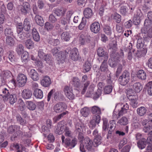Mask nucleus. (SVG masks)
<instances>
[{"label": "nucleus", "mask_w": 152, "mask_h": 152, "mask_svg": "<svg viewBox=\"0 0 152 152\" xmlns=\"http://www.w3.org/2000/svg\"><path fill=\"white\" fill-rule=\"evenodd\" d=\"M0 91L3 94H1L4 102L8 100L11 104H13L17 101L16 95L15 94H11V91L6 88H1Z\"/></svg>", "instance_id": "nucleus-1"}, {"label": "nucleus", "mask_w": 152, "mask_h": 152, "mask_svg": "<svg viewBox=\"0 0 152 152\" xmlns=\"http://www.w3.org/2000/svg\"><path fill=\"white\" fill-rule=\"evenodd\" d=\"M92 141L88 137H86L84 140V144L81 143L80 145V149L82 152H86L85 148L88 151H91L93 146Z\"/></svg>", "instance_id": "nucleus-2"}, {"label": "nucleus", "mask_w": 152, "mask_h": 152, "mask_svg": "<svg viewBox=\"0 0 152 152\" xmlns=\"http://www.w3.org/2000/svg\"><path fill=\"white\" fill-rule=\"evenodd\" d=\"M65 137L64 135L61 136V139L63 143L66 147H69L70 148H72L75 147L77 143V140L74 138L71 141L69 138H66L65 140Z\"/></svg>", "instance_id": "nucleus-3"}, {"label": "nucleus", "mask_w": 152, "mask_h": 152, "mask_svg": "<svg viewBox=\"0 0 152 152\" xmlns=\"http://www.w3.org/2000/svg\"><path fill=\"white\" fill-rule=\"evenodd\" d=\"M130 78V74L129 73L125 71L124 72L122 75L120 76L118 78V80L120 83L122 85H126L129 81Z\"/></svg>", "instance_id": "nucleus-4"}, {"label": "nucleus", "mask_w": 152, "mask_h": 152, "mask_svg": "<svg viewBox=\"0 0 152 152\" xmlns=\"http://www.w3.org/2000/svg\"><path fill=\"white\" fill-rule=\"evenodd\" d=\"M67 108L66 104L64 102H60L55 104L53 107L54 111L56 113H60Z\"/></svg>", "instance_id": "nucleus-5"}, {"label": "nucleus", "mask_w": 152, "mask_h": 152, "mask_svg": "<svg viewBox=\"0 0 152 152\" xmlns=\"http://www.w3.org/2000/svg\"><path fill=\"white\" fill-rule=\"evenodd\" d=\"M65 94L69 99H73L75 97V95L73 92L72 88L68 86H65L64 89Z\"/></svg>", "instance_id": "nucleus-6"}, {"label": "nucleus", "mask_w": 152, "mask_h": 152, "mask_svg": "<svg viewBox=\"0 0 152 152\" xmlns=\"http://www.w3.org/2000/svg\"><path fill=\"white\" fill-rule=\"evenodd\" d=\"M81 82L83 85V88L82 91V94H84L90 84V81L88 80V77L87 75H84L82 77Z\"/></svg>", "instance_id": "nucleus-7"}, {"label": "nucleus", "mask_w": 152, "mask_h": 152, "mask_svg": "<svg viewBox=\"0 0 152 152\" xmlns=\"http://www.w3.org/2000/svg\"><path fill=\"white\" fill-rule=\"evenodd\" d=\"M121 106V109L118 113L119 116H122L123 114L127 113V110L129 109V105L128 104L119 103L116 106V108L118 107Z\"/></svg>", "instance_id": "nucleus-8"}, {"label": "nucleus", "mask_w": 152, "mask_h": 152, "mask_svg": "<svg viewBox=\"0 0 152 152\" xmlns=\"http://www.w3.org/2000/svg\"><path fill=\"white\" fill-rule=\"evenodd\" d=\"M17 80L19 86L23 87L25 85L27 82V77L24 74H21L18 75Z\"/></svg>", "instance_id": "nucleus-9"}, {"label": "nucleus", "mask_w": 152, "mask_h": 152, "mask_svg": "<svg viewBox=\"0 0 152 152\" xmlns=\"http://www.w3.org/2000/svg\"><path fill=\"white\" fill-rule=\"evenodd\" d=\"M90 29L92 32L95 34L98 33L100 29L99 23L98 22H94L91 25Z\"/></svg>", "instance_id": "nucleus-10"}, {"label": "nucleus", "mask_w": 152, "mask_h": 152, "mask_svg": "<svg viewBox=\"0 0 152 152\" xmlns=\"http://www.w3.org/2000/svg\"><path fill=\"white\" fill-rule=\"evenodd\" d=\"M20 8V10L22 14L26 15L29 13L30 5L28 3L25 2L23 3Z\"/></svg>", "instance_id": "nucleus-11"}, {"label": "nucleus", "mask_w": 152, "mask_h": 152, "mask_svg": "<svg viewBox=\"0 0 152 152\" xmlns=\"http://www.w3.org/2000/svg\"><path fill=\"white\" fill-rule=\"evenodd\" d=\"M152 21L149 19H145L144 23V26L141 30L142 33L146 34L148 31V28L152 25Z\"/></svg>", "instance_id": "nucleus-12"}, {"label": "nucleus", "mask_w": 152, "mask_h": 152, "mask_svg": "<svg viewBox=\"0 0 152 152\" xmlns=\"http://www.w3.org/2000/svg\"><path fill=\"white\" fill-rule=\"evenodd\" d=\"M142 124L144 126L143 130L145 132H148L152 129V125L150 124V121H148L146 119L142 121Z\"/></svg>", "instance_id": "nucleus-13"}, {"label": "nucleus", "mask_w": 152, "mask_h": 152, "mask_svg": "<svg viewBox=\"0 0 152 152\" xmlns=\"http://www.w3.org/2000/svg\"><path fill=\"white\" fill-rule=\"evenodd\" d=\"M64 123L63 121L59 122L56 128V133L59 134H62L64 130Z\"/></svg>", "instance_id": "nucleus-14"}, {"label": "nucleus", "mask_w": 152, "mask_h": 152, "mask_svg": "<svg viewBox=\"0 0 152 152\" xmlns=\"http://www.w3.org/2000/svg\"><path fill=\"white\" fill-rule=\"evenodd\" d=\"M97 54L98 56L102 57L103 60L107 61L108 59V55L106 52L104 51L102 48H99L97 50Z\"/></svg>", "instance_id": "nucleus-15"}, {"label": "nucleus", "mask_w": 152, "mask_h": 152, "mask_svg": "<svg viewBox=\"0 0 152 152\" xmlns=\"http://www.w3.org/2000/svg\"><path fill=\"white\" fill-rule=\"evenodd\" d=\"M69 57L74 61H77L78 58V49L76 48H74L70 51Z\"/></svg>", "instance_id": "nucleus-16"}, {"label": "nucleus", "mask_w": 152, "mask_h": 152, "mask_svg": "<svg viewBox=\"0 0 152 152\" xmlns=\"http://www.w3.org/2000/svg\"><path fill=\"white\" fill-rule=\"evenodd\" d=\"M55 90L53 89L51 90L48 93V97L47 100L48 102L50 101V99L51 96L54 92H55L53 95V96L55 100H56L59 98V93L58 91L55 92Z\"/></svg>", "instance_id": "nucleus-17"}, {"label": "nucleus", "mask_w": 152, "mask_h": 152, "mask_svg": "<svg viewBox=\"0 0 152 152\" xmlns=\"http://www.w3.org/2000/svg\"><path fill=\"white\" fill-rule=\"evenodd\" d=\"M65 55L63 52H59L57 56H58L57 58L58 61L59 62V63H63L64 62V60L66 58V55H67L68 54V53H67L66 50H65Z\"/></svg>", "instance_id": "nucleus-18"}, {"label": "nucleus", "mask_w": 152, "mask_h": 152, "mask_svg": "<svg viewBox=\"0 0 152 152\" xmlns=\"http://www.w3.org/2000/svg\"><path fill=\"white\" fill-rule=\"evenodd\" d=\"M31 91L28 89H24L22 92L23 97L25 99H28L31 97L32 95Z\"/></svg>", "instance_id": "nucleus-19"}, {"label": "nucleus", "mask_w": 152, "mask_h": 152, "mask_svg": "<svg viewBox=\"0 0 152 152\" xmlns=\"http://www.w3.org/2000/svg\"><path fill=\"white\" fill-rule=\"evenodd\" d=\"M79 41L81 45H84L86 44L87 42H89L90 40L84 34H80L79 38Z\"/></svg>", "instance_id": "nucleus-20"}, {"label": "nucleus", "mask_w": 152, "mask_h": 152, "mask_svg": "<svg viewBox=\"0 0 152 152\" xmlns=\"http://www.w3.org/2000/svg\"><path fill=\"white\" fill-rule=\"evenodd\" d=\"M41 83L43 86L48 87L50 84L51 82L50 77L48 76H45L41 80Z\"/></svg>", "instance_id": "nucleus-21"}, {"label": "nucleus", "mask_w": 152, "mask_h": 152, "mask_svg": "<svg viewBox=\"0 0 152 152\" xmlns=\"http://www.w3.org/2000/svg\"><path fill=\"white\" fill-rule=\"evenodd\" d=\"M71 36L69 32L64 31L61 35V39L64 41L68 42L69 41Z\"/></svg>", "instance_id": "nucleus-22"}, {"label": "nucleus", "mask_w": 152, "mask_h": 152, "mask_svg": "<svg viewBox=\"0 0 152 152\" xmlns=\"http://www.w3.org/2000/svg\"><path fill=\"white\" fill-rule=\"evenodd\" d=\"M70 83L76 88H79L81 86L80 81L79 78L76 77H74L72 79Z\"/></svg>", "instance_id": "nucleus-23"}, {"label": "nucleus", "mask_w": 152, "mask_h": 152, "mask_svg": "<svg viewBox=\"0 0 152 152\" xmlns=\"http://www.w3.org/2000/svg\"><path fill=\"white\" fill-rule=\"evenodd\" d=\"M29 75L34 80L37 81L39 80V75L35 70L31 69L29 72Z\"/></svg>", "instance_id": "nucleus-24"}, {"label": "nucleus", "mask_w": 152, "mask_h": 152, "mask_svg": "<svg viewBox=\"0 0 152 152\" xmlns=\"http://www.w3.org/2000/svg\"><path fill=\"white\" fill-rule=\"evenodd\" d=\"M144 4L143 6L142 9L146 12L150 9L151 5V1L150 0H144Z\"/></svg>", "instance_id": "nucleus-25"}, {"label": "nucleus", "mask_w": 152, "mask_h": 152, "mask_svg": "<svg viewBox=\"0 0 152 152\" xmlns=\"http://www.w3.org/2000/svg\"><path fill=\"white\" fill-rule=\"evenodd\" d=\"M142 86L140 83H134L133 86V88L134 91L136 93L140 92L142 88Z\"/></svg>", "instance_id": "nucleus-26"}, {"label": "nucleus", "mask_w": 152, "mask_h": 152, "mask_svg": "<svg viewBox=\"0 0 152 152\" xmlns=\"http://www.w3.org/2000/svg\"><path fill=\"white\" fill-rule=\"evenodd\" d=\"M33 94L37 98L42 99L43 96L42 91L41 89L37 88L34 90Z\"/></svg>", "instance_id": "nucleus-27"}, {"label": "nucleus", "mask_w": 152, "mask_h": 152, "mask_svg": "<svg viewBox=\"0 0 152 152\" xmlns=\"http://www.w3.org/2000/svg\"><path fill=\"white\" fill-rule=\"evenodd\" d=\"M83 13L86 19L90 18L93 15L91 9L89 8H85L84 11Z\"/></svg>", "instance_id": "nucleus-28"}, {"label": "nucleus", "mask_w": 152, "mask_h": 152, "mask_svg": "<svg viewBox=\"0 0 152 152\" xmlns=\"http://www.w3.org/2000/svg\"><path fill=\"white\" fill-rule=\"evenodd\" d=\"M36 23L40 26H42L44 24V20L42 18L41 16L36 15L34 18Z\"/></svg>", "instance_id": "nucleus-29"}, {"label": "nucleus", "mask_w": 152, "mask_h": 152, "mask_svg": "<svg viewBox=\"0 0 152 152\" xmlns=\"http://www.w3.org/2000/svg\"><path fill=\"white\" fill-rule=\"evenodd\" d=\"M138 147L140 149L145 148L146 145V140L145 138H142L137 142Z\"/></svg>", "instance_id": "nucleus-30"}, {"label": "nucleus", "mask_w": 152, "mask_h": 152, "mask_svg": "<svg viewBox=\"0 0 152 152\" xmlns=\"http://www.w3.org/2000/svg\"><path fill=\"white\" fill-rule=\"evenodd\" d=\"M15 117L16 121L18 124L21 125H24L26 124V120L23 118L20 114H16Z\"/></svg>", "instance_id": "nucleus-31"}, {"label": "nucleus", "mask_w": 152, "mask_h": 152, "mask_svg": "<svg viewBox=\"0 0 152 152\" xmlns=\"http://www.w3.org/2000/svg\"><path fill=\"white\" fill-rule=\"evenodd\" d=\"M53 12L55 15L58 17L64 16L65 13L64 10L58 8L54 9Z\"/></svg>", "instance_id": "nucleus-32"}, {"label": "nucleus", "mask_w": 152, "mask_h": 152, "mask_svg": "<svg viewBox=\"0 0 152 152\" xmlns=\"http://www.w3.org/2000/svg\"><path fill=\"white\" fill-rule=\"evenodd\" d=\"M31 23L29 19L26 18L25 19L23 25V28L26 31H28L31 28Z\"/></svg>", "instance_id": "nucleus-33"}, {"label": "nucleus", "mask_w": 152, "mask_h": 152, "mask_svg": "<svg viewBox=\"0 0 152 152\" xmlns=\"http://www.w3.org/2000/svg\"><path fill=\"white\" fill-rule=\"evenodd\" d=\"M32 33L34 40L36 42L39 41L40 40V36L37 29L35 28H33Z\"/></svg>", "instance_id": "nucleus-34"}, {"label": "nucleus", "mask_w": 152, "mask_h": 152, "mask_svg": "<svg viewBox=\"0 0 152 152\" xmlns=\"http://www.w3.org/2000/svg\"><path fill=\"white\" fill-rule=\"evenodd\" d=\"M91 110L93 114L100 115L102 113L101 109L97 106H94L92 107Z\"/></svg>", "instance_id": "nucleus-35"}, {"label": "nucleus", "mask_w": 152, "mask_h": 152, "mask_svg": "<svg viewBox=\"0 0 152 152\" xmlns=\"http://www.w3.org/2000/svg\"><path fill=\"white\" fill-rule=\"evenodd\" d=\"M137 42L136 45L137 48H142L144 45V42L143 39L141 37H138L137 36Z\"/></svg>", "instance_id": "nucleus-36"}, {"label": "nucleus", "mask_w": 152, "mask_h": 152, "mask_svg": "<svg viewBox=\"0 0 152 152\" xmlns=\"http://www.w3.org/2000/svg\"><path fill=\"white\" fill-rule=\"evenodd\" d=\"M137 76L138 78L142 80H144L146 77V74L142 70H140L138 71Z\"/></svg>", "instance_id": "nucleus-37"}, {"label": "nucleus", "mask_w": 152, "mask_h": 152, "mask_svg": "<svg viewBox=\"0 0 152 152\" xmlns=\"http://www.w3.org/2000/svg\"><path fill=\"white\" fill-rule=\"evenodd\" d=\"M137 111L138 115L140 116H142L146 114L147 110L145 107H141L137 109Z\"/></svg>", "instance_id": "nucleus-38"}, {"label": "nucleus", "mask_w": 152, "mask_h": 152, "mask_svg": "<svg viewBox=\"0 0 152 152\" xmlns=\"http://www.w3.org/2000/svg\"><path fill=\"white\" fill-rule=\"evenodd\" d=\"M107 61H105V60H103V61L100 66V68L102 72H106L108 70Z\"/></svg>", "instance_id": "nucleus-39"}, {"label": "nucleus", "mask_w": 152, "mask_h": 152, "mask_svg": "<svg viewBox=\"0 0 152 152\" xmlns=\"http://www.w3.org/2000/svg\"><path fill=\"white\" fill-rule=\"evenodd\" d=\"M6 42L7 45L10 46H13L15 44L14 39L12 37H7Z\"/></svg>", "instance_id": "nucleus-40"}, {"label": "nucleus", "mask_w": 152, "mask_h": 152, "mask_svg": "<svg viewBox=\"0 0 152 152\" xmlns=\"http://www.w3.org/2000/svg\"><path fill=\"white\" fill-rule=\"evenodd\" d=\"M112 17L117 23H119L121 21V16L117 13L115 12L112 15Z\"/></svg>", "instance_id": "nucleus-41"}, {"label": "nucleus", "mask_w": 152, "mask_h": 152, "mask_svg": "<svg viewBox=\"0 0 152 152\" xmlns=\"http://www.w3.org/2000/svg\"><path fill=\"white\" fill-rule=\"evenodd\" d=\"M117 123L121 125H126L128 123V120L126 117L123 116L118 121Z\"/></svg>", "instance_id": "nucleus-42"}, {"label": "nucleus", "mask_w": 152, "mask_h": 152, "mask_svg": "<svg viewBox=\"0 0 152 152\" xmlns=\"http://www.w3.org/2000/svg\"><path fill=\"white\" fill-rule=\"evenodd\" d=\"M146 86L148 94L149 96H152V81L148 83Z\"/></svg>", "instance_id": "nucleus-43"}, {"label": "nucleus", "mask_w": 152, "mask_h": 152, "mask_svg": "<svg viewBox=\"0 0 152 152\" xmlns=\"http://www.w3.org/2000/svg\"><path fill=\"white\" fill-rule=\"evenodd\" d=\"M132 126L134 129H136L139 128L140 124L136 117L134 118L132 122Z\"/></svg>", "instance_id": "nucleus-44"}, {"label": "nucleus", "mask_w": 152, "mask_h": 152, "mask_svg": "<svg viewBox=\"0 0 152 152\" xmlns=\"http://www.w3.org/2000/svg\"><path fill=\"white\" fill-rule=\"evenodd\" d=\"M25 44L26 47L28 49H32L34 46V42L30 39L26 40L25 42Z\"/></svg>", "instance_id": "nucleus-45"}, {"label": "nucleus", "mask_w": 152, "mask_h": 152, "mask_svg": "<svg viewBox=\"0 0 152 152\" xmlns=\"http://www.w3.org/2000/svg\"><path fill=\"white\" fill-rule=\"evenodd\" d=\"M128 10V7L126 6L123 5L121 7L119 11L121 14L124 16H125L127 14Z\"/></svg>", "instance_id": "nucleus-46"}, {"label": "nucleus", "mask_w": 152, "mask_h": 152, "mask_svg": "<svg viewBox=\"0 0 152 152\" xmlns=\"http://www.w3.org/2000/svg\"><path fill=\"white\" fill-rule=\"evenodd\" d=\"M68 113L69 112L68 111H66L56 116L53 118L54 121L55 122H56L58 121L61 118L63 117L64 116L68 114Z\"/></svg>", "instance_id": "nucleus-47"}, {"label": "nucleus", "mask_w": 152, "mask_h": 152, "mask_svg": "<svg viewBox=\"0 0 152 152\" xmlns=\"http://www.w3.org/2000/svg\"><path fill=\"white\" fill-rule=\"evenodd\" d=\"M91 66V64L89 61H87L85 62L83 65V68L86 72H88L90 70Z\"/></svg>", "instance_id": "nucleus-48"}, {"label": "nucleus", "mask_w": 152, "mask_h": 152, "mask_svg": "<svg viewBox=\"0 0 152 152\" xmlns=\"http://www.w3.org/2000/svg\"><path fill=\"white\" fill-rule=\"evenodd\" d=\"M24 48L22 44L18 45L16 48V51L17 53L19 55L22 54L24 52Z\"/></svg>", "instance_id": "nucleus-49"}, {"label": "nucleus", "mask_w": 152, "mask_h": 152, "mask_svg": "<svg viewBox=\"0 0 152 152\" xmlns=\"http://www.w3.org/2000/svg\"><path fill=\"white\" fill-rule=\"evenodd\" d=\"M4 34L7 37L13 36V32L11 28L9 27L6 28L4 31Z\"/></svg>", "instance_id": "nucleus-50"}, {"label": "nucleus", "mask_w": 152, "mask_h": 152, "mask_svg": "<svg viewBox=\"0 0 152 152\" xmlns=\"http://www.w3.org/2000/svg\"><path fill=\"white\" fill-rule=\"evenodd\" d=\"M20 129V126L17 125H12L10 126L8 129V132L9 133L12 134L15 131V129Z\"/></svg>", "instance_id": "nucleus-51"}, {"label": "nucleus", "mask_w": 152, "mask_h": 152, "mask_svg": "<svg viewBox=\"0 0 152 152\" xmlns=\"http://www.w3.org/2000/svg\"><path fill=\"white\" fill-rule=\"evenodd\" d=\"M86 24V20L85 18L83 17L82 18V21L80 24L78 26V28L80 30H83Z\"/></svg>", "instance_id": "nucleus-52"}, {"label": "nucleus", "mask_w": 152, "mask_h": 152, "mask_svg": "<svg viewBox=\"0 0 152 152\" xmlns=\"http://www.w3.org/2000/svg\"><path fill=\"white\" fill-rule=\"evenodd\" d=\"M23 53L21 57V60L22 62L25 63L28 60L29 54L27 52H23Z\"/></svg>", "instance_id": "nucleus-53"}, {"label": "nucleus", "mask_w": 152, "mask_h": 152, "mask_svg": "<svg viewBox=\"0 0 152 152\" xmlns=\"http://www.w3.org/2000/svg\"><path fill=\"white\" fill-rule=\"evenodd\" d=\"M54 27V26L49 22H47L45 23V28L48 31H51L53 29Z\"/></svg>", "instance_id": "nucleus-54"}, {"label": "nucleus", "mask_w": 152, "mask_h": 152, "mask_svg": "<svg viewBox=\"0 0 152 152\" xmlns=\"http://www.w3.org/2000/svg\"><path fill=\"white\" fill-rule=\"evenodd\" d=\"M83 125L82 123H77L75 124V132H83L82 126Z\"/></svg>", "instance_id": "nucleus-55"}, {"label": "nucleus", "mask_w": 152, "mask_h": 152, "mask_svg": "<svg viewBox=\"0 0 152 152\" xmlns=\"http://www.w3.org/2000/svg\"><path fill=\"white\" fill-rule=\"evenodd\" d=\"M80 112L82 115L86 117L88 115L89 111L88 108L84 107L81 110Z\"/></svg>", "instance_id": "nucleus-56"}, {"label": "nucleus", "mask_w": 152, "mask_h": 152, "mask_svg": "<svg viewBox=\"0 0 152 152\" xmlns=\"http://www.w3.org/2000/svg\"><path fill=\"white\" fill-rule=\"evenodd\" d=\"M140 16H138L137 15L136 16H134L133 18V23L134 24L138 25L139 24L140 22L141 19L140 18L141 16L142 15V14L139 15Z\"/></svg>", "instance_id": "nucleus-57"}, {"label": "nucleus", "mask_w": 152, "mask_h": 152, "mask_svg": "<svg viewBox=\"0 0 152 152\" xmlns=\"http://www.w3.org/2000/svg\"><path fill=\"white\" fill-rule=\"evenodd\" d=\"M113 88V85H108L105 86L104 88V93L106 94H109L112 92Z\"/></svg>", "instance_id": "nucleus-58"}, {"label": "nucleus", "mask_w": 152, "mask_h": 152, "mask_svg": "<svg viewBox=\"0 0 152 152\" xmlns=\"http://www.w3.org/2000/svg\"><path fill=\"white\" fill-rule=\"evenodd\" d=\"M19 107L20 110L22 111H23L25 109V106L24 102L21 99H19L18 101Z\"/></svg>", "instance_id": "nucleus-59"}, {"label": "nucleus", "mask_w": 152, "mask_h": 152, "mask_svg": "<svg viewBox=\"0 0 152 152\" xmlns=\"http://www.w3.org/2000/svg\"><path fill=\"white\" fill-rule=\"evenodd\" d=\"M65 131V135L66 137H72L73 133L70 130L69 128L68 127H66L64 129Z\"/></svg>", "instance_id": "nucleus-60"}, {"label": "nucleus", "mask_w": 152, "mask_h": 152, "mask_svg": "<svg viewBox=\"0 0 152 152\" xmlns=\"http://www.w3.org/2000/svg\"><path fill=\"white\" fill-rule=\"evenodd\" d=\"M25 134H23V132L20 130L17 131L15 134L13 135L14 138H15L17 137H23L25 136Z\"/></svg>", "instance_id": "nucleus-61"}, {"label": "nucleus", "mask_w": 152, "mask_h": 152, "mask_svg": "<svg viewBox=\"0 0 152 152\" xmlns=\"http://www.w3.org/2000/svg\"><path fill=\"white\" fill-rule=\"evenodd\" d=\"M28 105L27 107L30 110H34L36 107V105L34 103L31 102H28Z\"/></svg>", "instance_id": "nucleus-62"}, {"label": "nucleus", "mask_w": 152, "mask_h": 152, "mask_svg": "<svg viewBox=\"0 0 152 152\" xmlns=\"http://www.w3.org/2000/svg\"><path fill=\"white\" fill-rule=\"evenodd\" d=\"M27 38V34L26 33L23 32L18 34L17 38L20 41L25 39Z\"/></svg>", "instance_id": "nucleus-63"}, {"label": "nucleus", "mask_w": 152, "mask_h": 152, "mask_svg": "<svg viewBox=\"0 0 152 152\" xmlns=\"http://www.w3.org/2000/svg\"><path fill=\"white\" fill-rule=\"evenodd\" d=\"M101 137L100 135L96 136L94 140V142L96 145V146H97L100 145L101 142Z\"/></svg>", "instance_id": "nucleus-64"}]
</instances>
